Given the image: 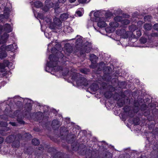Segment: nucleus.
I'll return each mask as SVG.
<instances>
[{
    "label": "nucleus",
    "instance_id": "obj_1",
    "mask_svg": "<svg viewBox=\"0 0 158 158\" xmlns=\"http://www.w3.org/2000/svg\"><path fill=\"white\" fill-rule=\"evenodd\" d=\"M69 73H70L71 75L72 79L75 81L78 85L87 86L88 85V81L86 79L83 77L80 74L77 73L75 69H71Z\"/></svg>",
    "mask_w": 158,
    "mask_h": 158
},
{
    "label": "nucleus",
    "instance_id": "obj_2",
    "mask_svg": "<svg viewBox=\"0 0 158 158\" xmlns=\"http://www.w3.org/2000/svg\"><path fill=\"white\" fill-rule=\"evenodd\" d=\"M49 58L50 62L47 63V66L49 67H53L55 68L56 67V70L59 71L62 69V67L60 66H56V65L59 62L58 61L57 58H54V56L52 55H49Z\"/></svg>",
    "mask_w": 158,
    "mask_h": 158
},
{
    "label": "nucleus",
    "instance_id": "obj_3",
    "mask_svg": "<svg viewBox=\"0 0 158 158\" xmlns=\"http://www.w3.org/2000/svg\"><path fill=\"white\" fill-rule=\"evenodd\" d=\"M116 32L118 35L124 39L128 38L130 34L131 33V32L126 31L124 28L119 29L116 31Z\"/></svg>",
    "mask_w": 158,
    "mask_h": 158
},
{
    "label": "nucleus",
    "instance_id": "obj_4",
    "mask_svg": "<svg viewBox=\"0 0 158 158\" xmlns=\"http://www.w3.org/2000/svg\"><path fill=\"white\" fill-rule=\"evenodd\" d=\"M91 49V45L89 42H87L84 45L82 46V48L80 49V53L83 54L85 52L89 53Z\"/></svg>",
    "mask_w": 158,
    "mask_h": 158
},
{
    "label": "nucleus",
    "instance_id": "obj_5",
    "mask_svg": "<svg viewBox=\"0 0 158 158\" xmlns=\"http://www.w3.org/2000/svg\"><path fill=\"white\" fill-rule=\"evenodd\" d=\"M0 6L1 9L3 10H10L12 8V6L10 2H8L7 0H0Z\"/></svg>",
    "mask_w": 158,
    "mask_h": 158
},
{
    "label": "nucleus",
    "instance_id": "obj_6",
    "mask_svg": "<svg viewBox=\"0 0 158 158\" xmlns=\"http://www.w3.org/2000/svg\"><path fill=\"white\" fill-rule=\"evenodd\" d=\"M3 26L0 25V34L3 30ZM9 35L7 33H4L2 35H0V44H5L8 38Z\"/></svg>",
    "mask_w": 158,
    "mask_h": 158
},
{
    "label": "nucleus",
    "instance_id": "obj_7",
    "mask_svg": "<svg viewBox=\"0 0 158 158\" xmlns=\"http://www.w3.org/2000/svg\"><path fill=\"white\" fill-rule=\"evenodd\" d=\"M61 23L59 19L55 18L54 19V23L50 24L49 28L52 30H55L56 28V26L60 27Z\"/></svg>",
    "mask_w": 158,
    "mask_h": 158
},
{
    "label": "nucleus",
    "instance_id": "obj_8",
    "mask_svg": "<svg viewBox=\"0 0 158 158\" xmlns=\"http://www.w3.org/2000/svg\"><path fill=\"white\" fill-rule=\"evenodd\" d=\"M114 19L116 22H110V25L112 27H117L118 26L119 24L117 22H121L122 20V17L120 16H116L114 18Z\"/></svg>",
    "mask_w": 158,
    "mask_h": 158
},
{
    "label": "nucleus",
    "instance_id": "obj_9",
    "mask_svg": "<svg viewBox=\"0 0 158 158\" xmlns=\"http://www.w3.org/2000/svg\"><path fill=\"white\" fill-rule=\"evenodd\" d=\"M9 10H5L3 14L0 15V23L4 21L5 19H7L10 16Z\"/></svg>",
    "mask_w": 158,
    "mask_h": 158
},
{
    "label": "nucleus",
    "instance_id": "obj_10",
    "mask_svg": "<svg viewBox=\"0 0 158 158\" xmlns=\"http://www.w3.org/2000/svg\"><path fill=\"white\" fill-rule=\"evenodd\" d=\"M4 48L3 47L1 46V49H0V59H2L7 56L6 50H4Z\"/></svg>",
    "mask_w": 158,
    "mask_h": 158
},
{
    "label": "nucleus",
    "instance_id": "obj_11",
    "mask_svg": "<svg viewBox=\"0 0 158 158\" xmlns=\"http://www.w3.org/2000/svg\"><path fill=\"white\" fill-rule=\"evenodd\" d=\"M16 138V136L14 135H10L6 138V142L8 143L12 142Z\"/></svg>",
    "mask_w": 158,
    "mask_h": 158
},
{
    "label": "nucleus",
    "instance_id": "obj_12",
    "mask_svg": "<svg viewBox=\"0 0 158 158\" xmlns=\"http://www.w3.org/2000/svg\"><path fill=\"white\" fill-rule=\"evenodd\" d=\"M52 126L54 129L58 128L60 126L59 122L57 120H53L52 122Z\"/></svg>",
    "mask_w": 158,
    "mask_h": 158
},
{
    "label": "nucleus",
    "instance_id": "obj_13",
    "mask_svg": "<svg viewBox=\"0 0 158 158\" xmlns=\"http://www.w3.org/2000/svg\"><path fill=\"white\" fill-rule=\"evenodd\" d=\"M4 47V50L6 51H13L15 50V48H14V46L12 44L9 45L7 46L4 45L2 46Z\"/></svg>",
    "mask_w": 158,
    "mask_h": 158
},
{
    "label": "nucleus",
    "instance_id": "obj_14",
    "mask_svg": "<svg viewBox=\"0 0 158 158\" xmlns=\"http://www.w3.org/2000/svg\"><path fill=\"white\" fill-rule=\"evenodd\" d=\"M65 48L66 51L68 54L72 52L73 51L72 47L69 44H66L65 46Z\"/></svg>",
    "mask_w": 158,
    "mask_h": 158
},
{
    "label": "nucleus",
    "instance_id": "obj_15",
    "mask_svg": "<svg viewBox=\"0 0 158 158\" xmlns=\"http://www.w3.org/2000/svg\"><path fill=\"white\" fill-rule=\"evenodd\" d=\"M45 9L48 8L49 9L53 7L54 5V3L52 2L50 0H47L45 1Z\"/></svg>",
    "mask_w": 158,
    "mask_h": 158
},
{
    "label": "nucleus",
    "instance_id": "obj_16",
    "mask_svg": "<svg viewBox=\"0 0 158 158\" xmlns=\"http://www.w3.org/2000/svg\"><path fill=\"white\" fill-rule=\"evenodd\" d=\"M34 6L36 8H39L42 7L43 6V3L40 1H37L34 2Z\"/></svg>",
    "mask_w": 158,
    "mask_h": 158
},
{
    "label": "nucleus",
    "instance_id": "obj_17",
    "mask_svg": "<svg viewBox=\"0 0 158 158\" xmlns=\"http://www.w3.org/2000/svg\"><path fill=\"white\" fill-rule=\"evenodd\" d=\"M4 30L8 32H10L12 31L10 25L9 24H6L4 26Z\"/></svg>",
    "mask_w": 158,
    "mask_h": 158
},
{
    "label": "nucleus",
    "instance_id": "obj_18",
    "mask_svg": "<svg viewBox=\"0 0 158 158\" xmlns=\"http://www.w3.org/2000/svg\"><path fill=\"white\" fill-rule=\"evenodd\" d=\"M82 40L81 38H78L77 39L76 42V47L77 48H78L79 49L80 47H79V46H81L82 44ZM80 49H79V50Z\"/></svg>",
    "mask_w": 158,
    "mask_h": 158
},
{
    "label": "nucleus",
    "instance_id": "obj_19",
    "mask_svg": "<svg viewBox=\"0 0 158 158\" xmlns=\"http://www.w3.org/2000/svg\"><path fill=\"white\" fill-rule=\"evenodd\" d=\"M20 146V142L19 140H16L13 141L12 146L15 148H18Z\"/></svg>",
    "mask_w": 158,
    "mask_h": 158
},
{
    "label": "nucleus",
    "instance_id": "obj_20",
    "mask_svg": "<svg viewBox=\"0 0 158 158\" xmlns=\"http://www.w3.org/2000/svg\"><path fill=\"white\" fill-rule=\"evenodd\" d=\"M106 25V23L104 21H101L99 20L98 23V26L101 28L105 27Z\"/></svg>",
    "mask_w": 158,
    "mask_h": 158
},
{
    "label": "nucleus",
    "instance_id": "obj_21",
    "mask_svg": "<svg viewBox=\"0 0 158 158\" xmlns=\"http://www.w3.org/2000/svg\"><path fill=\"white\" fill-rule=\"evenodd\" d=\"M36 116L38 120H40L43 118V114L41 112H38L36 114Z\"/></svg>",
    "mask_w": 158,
    "mask_h": 158
},
{
    "label": "nucleus",
    "instance_id": "obj_22",
    "mask_svg": "<svg viewBox=\"0 0 158 158\" xmlns=\"http://www.w3.org/2000/svg\"><path fill=\"white\" fill-rule=\"evenodd\" d=\"M68 17V15L66 13L61 14L60 16V19L62 20H64L66 19Z\"/></svg>",
    "mask_w": 158,
    "mask_h": 158
},
{
    "label": "nucleus",
    "instance_id": "obj_23",
    "mask_svg": "<svg viewBox=\"0 0 158 158\" xmlns=\"http://www.w3.org/2000/svg\"><path fill=\"white\" fill-rule=\"evenodd\" d=\"M144 29L146 30H150L151 29L152 26L150 24H145L143 26Z\"/></svg>",
    "mask_w": 158,
    "mask_h": 158
},
{
    "label": "nucleus",
    "instance_id": "obj_24",
    "mask_svg": "<svg viewBox=\"0 0 158 158\" xmlns=\"http://www.w3.org/2000/svg\"><path fill=\"white\" fill-rule=\"evenodd\" d=\"M130 23V21L128 19H124L122 20L121 22V23L124 25H127L129 24Z\"/></svg>",
    "mask_w": 158,
    "mask_h": 158
},
{
    "label": "nucleus",
    "instance_id": "obj_25",
    "mask_svg": "<svg viewBox=\"0 0 158 158\" xmlns=\"http://www.w3.org/2000/svg\"><path fill=\"white\" fill-rule=\"evenodd\" d=\"M90 59L92 62L94 61L97 58V56L94 54H90L89 56Z\"/></svg>",
    "mask_w": 158,
    "mask_h": 158
},
{
    "label": "nucleus",
    "instance_id": "obj_26",
    "mask_svg": "<svg viewBox=\"0 0 158 158\" xmlns=\"http://www.w3.org/2000/svg\"><path fill=\"white\" fill-rule=\"evenodd\" d=\"M32 143L34 145H37L39 144L40 142L39 140L36 139H34L32 140Z\"/></svg>",
    "mask_w": 158,
    "mask_h": 158
},
{
    "label": "nucleus",
    "instance_id": "obj_27",
    "mask_svg": "<svg viewBox=\"0 0 158 158\" xmlns=\"http://www.w3.org/2000/svg\"><path fill=\"white\" fill-rule=\"evenodd\" d=\"M81 73L85 74H86L88 72H89V69L86 68L81 69L80 70Z\"/></svg>",
    "mask_w": 158,
    "mask_h": 158
},
{
    "label": "nucleus",
    "instance_id": "obj_28",
    "mask_svg": "<svg viewBox=\"0 0 158 158\" xmlns=\"http://www.w3.org/2000/svg\"><path fill=\"white\" fill-rule=\"evenodd\" d=\"M124 102L123 101V100H118L117 102V104L118 106H119V107H122L124 104Z\"/></svg>",
    "mask_w": 158,
    "mask_h": 158
},
{
    "label": "nucleus",
    "instance_id": "obj_29",
    "mask_svg": "<svg viewBox=\"0 0 158 158\" xmlns=\"http://www.w3.org/2000/svg\"><path fill=\"white\" fill-rule=\"evenodd\" d=\"M5 66L3 63H0V69L1 70H0V72H3L4 70H5Z\"/></svg>",
    "mask_w": 158,
    "mask_h": 158
},
{
    "label": "nucleus",
    "instance_id": "obj_30",
    "mask_svg": "<svg viewBox=\"0 0 158 158\" xmlns=\"http://www.w3.org/2000/svg\"><path fill=\"white\" fill-rule=\"evenodd\" d=\"M133 123L135 125H138L139 124V119L138 118H134L133 120Z\"/></svg>",
    "mask_w": 158,
    "mask_h": 158
},
{
    "label": "nucleus",
    "instance_id": "obj_31",
    "mask_svg": "<svg viewBox=\"0 0 158 158\" xmlns=\"http://www.w3.org/2000/svg\"><path fill=\"white\" fill-rule=\"evenodd\" d=\"M24 136L27 140L30 139L32 137L31 135L30 134L26 133L24 135Z\"/></svg>",
    "mask_w": 158,
    "mask_h": 158
},
{
    "label": "nucleus",
    "instance_id": "obj_32",
    "mask_svg": "<svg viewBox=\"0 0 158 158\" xmlns=\"http://www.w3.org/2000/svg\"><path fill=\"white\" fill-rule=\"evenodd\" d=\"M53 8L55 10H56V9L59 8V6L58 2L54 3L53 6Z\"/></svg>",
    "mask_w": 158,
    "mask_h": 158
},
{
    "label": "nucleus",
    "instance_id": "obj_33",
    "mask_svg": "<svg viewBox=\"0 0 158 158\" xmlns=\"http://www.w3.org/2000/svg\"><path fill=\"white\" fill-rule=\"evenodd\" d=\"M113 14L112 13L109 11L107 12L105 14V16L106 18L110 17Z\"/></svg>",
    "mask_w": 158,
    "mask_h": 158
},
{
    "label": "nucleus",
    "instance_id": "obj_34",
    "mask_svg": "<svg viewBox=\"0 0 158 158\" xmlns=\"http://www.w3.org/2000/svg\"><path fill=\"white\" fill-rule=\"evenodd\" d=\"M61 154L60 152H58L53 157V158H61Z\"/></svg>",
    "mask_w": 158,
    "mask_h": 158
},
{
    "label": "nucleus",
    "instance_id": "obj_35",
    "mask_svg": "<svg viewBox=\"0 0 158 158\" xmlns=\"http://www.w3.org/2000/svg\"><path fill=\"white\" fill-rule=\"evenodd\" d=\"M0 74L1 77L5 76L7 74L6 71L4 70L3 72H0Z\"/></svg>",
    "mask_w": 158,
    "mask_h": 158
},
{
    "label": "nucleus",
    "instance_id": "obj_36",
    "mask_svg": "<svg viewBox=\"0 0 158 158\" xmlns=\"http://www.w3.org/2000/svg\"><path fill=\"white\" fill-rule=\"evenodd\" d=\"M37 16L41 19H44L45 18V16L43 15L41 13H38Z\"/></svg>",
    "mask_w": 158,
    "mask_h": 158
},
{
    "label": "nucleus",
    "instance_id": "obj_37",
    "mask_svg": "<svg viewBox=\"0 0 158 158\" xmlns=\"http://www.w3.org/2000/svg\"><path fill=\"white\" fill-rule=\"evenodd\" d=\"M99 13L100 12L99 10H97L95 12L94 14V16L96 18L99 17Z\"/></svg>",
    "mask_w": 158,
    "mask_h": 158
},
{
    "label": "nucleus",
    "instance_id": "obj_38",
    "mask_svg": "<svg viewBox=\"0 0 158 158\" xmlns=\"http://www.w3.org/2000/svg\"><path fill=\"white\" fill-rule=\"evenodd\" d=\"M122 17L123 18L125 19H128L130 18V15L126 14H123L122 15Z\"/></svg>",
    "mask_w": 158,
    "mask_h": 158
},
{
    "label": "nucleus",
    "instance_id": "obj_39",
    "mask_svg": "<svg viewBox=\"0 0 158 158\" xmlns=\"http://www.w3.org/2000/svg\"><path fill=\"white\" fill-rule=\"evenodd\" d=\"M136 34L137 37H140L141 35V33L140 31L138 30L136 31Z\"/></svg>",
    "mask_w": 158,
    "mask_h": 158
},
{
    "label": "nucleus",
    "instance_id": "obj_40",
    "mask_svg": "<svg viewBox=\"0 0 158 158\" xmlns=\"http://www.w3.org/2000/svg\"><path fill=\"white\" fill-rule=\"evenodd\" d=\"M79 2L81 3H85L88 2L89 0L87 1V0H78Z\"/></svg>",
    "mask_w": 158,
    "mask_h": 158
},
{
    "label": "nucleus",
    "instance_id": "obj_41",
    "mask_svg": "<svg viewBox=\"0 0 158 158\" xmlns=\"http://www.w3.org/2000/svg\"><path fill=\"white\" fill-rule=\"evenodd\" d=\"M76 14L77 15L79 16H82V12L80 11V10H78L77 12H76Z\"/></svg>",
    "mask_w": 158,
    "mask_h": 158
},
{
    "label": "nucleus",
    "instance_id": "obj_42",
    "mask_svg": "<svg viewBox=\"0 0 158 158\" xmlns=\"http://www.w3.org/2000/svg\"><path fill=\"white\" fill-rule=\"evenodd\" d=\"M151 16L149 15H147L145 16L144 18V19L145 20H149V19H151Z\"/></svg>",
    "mask_w": 158,
    "mask_h": 158
},
{
    "label": "nucleus",
    "instance_id": "obj_43",
    "mask_svg": "<svg viewBox=\"0 0 158 158\" xmlns=\"http://www.w3.org/2000/svg\"><path fill=\"white\" fill-rule=\"evenodd\" d=\"M140 42L143 44H144L146 42L147 40L145 38H141L140 40Z\"/></svg>",
    "mask_w": 158,
    "mask_h": 158
},
{
    "label": "nucleus",
    "instance_id": "obj_44",
    "mask_svg": "<svg viewBox=\"0 0 158 158\" xmlns=\"http://www.w3.org/2000/svg\"><path fill=\"white\" fill-rule=\"evenodd\" d=\"M153 28L155 30L158 31V24H154L153 26Z\"/></svg>",
    "mask_w": 158,
    "mask_h": 158
},
{
    "label": "nucleus",
    "instance_id": "obj_45",
    "mask_svg": "<svg viewBox=\"0 0 158 158\" xmlns=\"http://www.w3.org/2000/svg\"><path fill=\"white\" fill-rule=\"evenodd\" d=\"M17 121L19 122V123L21 124H24V122L22 120L19 119H18Z\"/></svg>",
    "mask_w": 158,
    "mask_h": 158
},
{
    "label": "nucleus",
    "instance_id": "obj_46",
    "mask_svg": "<svg viewBox=\"0 0 158 158\" xmlns=\"http://www.w3.org/2000/svg\"><path fill=\"white\" fill-rule=\"evenodd\" d=\"M4 138L0 137V144H2L4 142Z\"/></svg>",
    "mask_w": 158,
    "mask_h": 158
},
{
    "label": "nucleus",
    "instance_id": "obj_47",
    "mask_svg": "<svg viewBox=\"0 0 158 158\" xmlns=\"http://www.w3.org/2000/svg\"><path fill=\"white\" fill-rule=\"evenodd\" d=\"M9 123L12 126H17L16 123L15 122H10Z\"/></svg>",
    "mask_w": 158,
    "mask_h": 158
},
{
    "label": "nucleus",
    "instance_id": "obj_48",
    "mask_svg": "<svg viewBox=\"0 0 158 158\" xmlns=\"http://www.w3.org/2000/svg\"><path fill=\"white\" fill-rule=\"evenodd\" d=\"M66 0H58V2L60 3H63L66 1Z\"/></svg>",
    "mask_w": 158,
    "mask_h": 158
},
{
    "label": "nucleus",
    "instance_id": "obj_49",
    "mask_svg": "<svg viewBox=\"0 0 158 158\" xmlns=\"http://www.w3.org/2000/svg\"><path fill=\"white\" fill-rule=\"evenodd\" d=\"M2 122H1V123H0V125H3V126L4 127L7 126V124L6 123H3L2 124Z\"/></svg>",
    "mask_w": 158,
    "mask_h": 158
},
{
    "label": "nucleus",
    "instance_id": "obj_50",
    "mask_svg": "<svg viewBox=\"0 0 158 158\" xmlns=\"http://www.w3.org/2000/svg\"><path fill=\"white\" fill-rule=\"evenodd\" d=\"M136 111H135V113H137L138 111L139 110V107H138V106H137L136 107Z\"/></svg>",
    "mask_w": 158,
    "mask_h": 158
},
{
    "label": "nucleus",
    "instance_id": "obj_51",
    "mask_svg": "<svg viewBox=\"0 0 158 158\" xmlns=\"http://www.w3.org/2000/svg\"><path fill=\"white\" fill-rule=\"evenodd\" d=\"M69 1L70 2H74L76 0H69Z\"/></svg>",
    "mask_w": 158,
    "mask_h": 158
},
{
    "label": "nucleus",
    "instance_id": "obj_52",
    "mask_svg": "<svg viewBox=\"0 0 158 158\" xmlns=\"http://www.w3.org/2000/svg\"><path fill=\"white\" fill-rule=\"evenodd\" d=\"M31 106L29 107L28 109V110L29 111H31Z\"/></svg>",
    "mask_w": 158,
    "mask_h": 158
},
{
    "label": "nucleus",
    "instance_id": "obj_53",
    "mask_svg": "<svg viewBox=\"0 0 158 158\" xmlns=\"http://www.w3.org/2000/svg\"><path fill=\"white\" fill-rule=\"evenodd\" d=\"M41 146V147H39V150H41L43 149V146Z\"/></svg>",
    "mask_w": 158,
    "mask_h": 158
},
{
    "label": "nucleus",
    "instance_id": "obj_54",
    "mask_svg": "<svg viewBox=\"0 0 158 158\" xmlns=\"http://www.w3.org/2000/svg\"><path fill=\"white\" fill-rule=\"evenodd\" d=\"M142 23V21H139L138 22V23H137V24H141V23Z\"/></svg>",
    "mask_w": 158,
    "mask_h": 158
},
{
    "label": "nucleus",
    "instance_id": "obj_55",
    "mask_svg": "<svg viewBox=\"0 0 158 158\" xmlns=\"http://www.w3.org/2000/svg\"><path fill=\"white\" fill-rule=\"evenodd\" d=\"M103 63H103V62H101V63H100V64H103Z\"/></svg>",
    "mask_w": 158,
    "mask_h": 158
},
{
    "label": "nucleus",
    "instance_id": "obj_56",
    "mask_svg": "<svg viewBox=\"0 0 158 158\" xmlns=\"http://www.w3.org/2000/svg\"><path fill=\"white\" fill-rule=\"evenodd\" d=\"M0 134H2V135H6V134H5V135H3V134H2V133H1V132H0Z\"/></svg>",
    "mask_w": 158,
    "mask_h": 158
},
{
    "label": "nucleus",
    "instance_id": "obj_57",
    "mask_svg": "<svg viewBox=\"0 0 158 158\" xmlns=\"http://www.w3.org/2000/svg\"><path fill=\"white\" fill-rule=\"evenodd\" d=\"M105 96H106V98H109V97H108V96L107 97L106 95H105Z\"/></svg>",
    "mask_w": 158,
    "mask_h": 158
},
{
    "label": "nucleus",
    "instance_id": "obj_58",
    "mask_svg": "<svg viewBox=\"0 0 158 158\" xmlns=\"http://www.w3.org/2000/svg\"><path fill=\"white\" fill-rule=\"evenodd\" d=\"M93 11H91V12H90V13H93Z\"/></svg>",
    "mask_w": 158,
    "mask_h": 158
},
{
    "label": "nucleus",
    "instance_id": "obj_59",
    "mask_svg": "<svg viewBox=\"0 0 158 158\" xmlns=\"http://www.w3.org/2000/svg\"><path fill=\"white\" fill-rule=\"evenodd\" d=\"M34 13L35 15V12L34 11L33 12Z\"/></svg>",
    "mask_w": 158,
    "mask_h": 158
},
{
    "label": "nucleus",
    "instance_id": "obj_60",
    "mask_svg": "<svg viewBox=\"0 0 158 158\" xmlns=\"http://www.w3.org/2000/svg\"><path fill=\"white\" fill-rule=\"evenodd\" d=\"M0 49H1V47H0Z\"/></svg>",
    "mask_w": 158,
    "mask_h": 158
},
{
    "label": "nucleus",
    "instance_id": "obj_61",
    "mask_svg": "<svg viewBox=\"0 0 158 158\" xmlns=\"http://www.w3.org/2000/svg\"><path fill=\"white\" fill-rule=\"evenodd\" d=\"M97 89V88H96V89H95V90H96Z\"/></svg>",
    "mask_w": 158,
    "mask_h": 158
},
{
    "label": "nucleus",
    "instance_id": "obj_62",
    "mask_svg": "<svg viewBox=\"0 0 158 158\" xmlns=\"http://www.w3.org/2000/svg\"><path fill=\"white\" fill-rule=\"evenodd\" d=\"M18 102H20V101H18Z\"/></svg>",
    "mask_w": 158,
    "mask_h": 158
},
{
    "label": "nucleus",
    "instance_id": "obj_63",
    "mask_svg": "<svg viewBox=\"0 0 158 158\" xmlns=\"http://www.w3.org/2000/svg\"><path fill=\"white\" fill-rule=\"evenodd\" d=\"M6 62H8H8H8V61H6Z\"/></svg>",
    "mask_w": 158,
    "mask_h": 158
}]
</instances>
